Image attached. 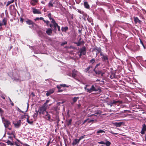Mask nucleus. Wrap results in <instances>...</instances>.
<instances>
[{
    "mask_svg": "<svg viewBox=\"0 0 146 146\" xmlns=\"http://www.w3.org/2000/svg\"><path fill=\"white\" fill-rule=\"evenodd\" d=\"M123 123V122H115L113 123V125L117 127H120L122 125Z\"/></svg>",
    "mask_w": 146,
    "mask_h": 146,
    "instance_id": "2eb2a0df",
    "label": "nucleus"
},
{
    "mask_svg": "<svg viewBox=\"0 0 146 146\" xmlns=\"http://www.w3.org/2000/svg\"><path fill=\"white\" fill-rule=\"evenodd\" d=\"M12 74H10L9 73L8 75L11 77L12 76V78L14 80L17 82H20L21 81V77L19 75V71L17 69H14L13 71Z\"/></svg>",
    "mask_w": 146,
    "mask_h": 146,
    "instance_id": "f03ea898",
    "label": "nucleus"
},
{
    "mask_svg": "<svg viewBox=\"0 0 146 146\" xmlns=\"http://www.w3.org/2000/svg\"><path fill=\"white\" fill-rule=\"evenodd\" d=\"M32 9L33 10V12L34 14H36V9L35 8L32 7Z\"/></svg>",
    "mask_w": 146,
    "mask_h": 146,
    "instance_id": "c9c22d12",
    "label": "nucleus"
},
{
    "mask_svg": "<svg viewBox=\"0 0 146 146\" xmlns=\"http://www.w3.org/2000/svg\"><path fill=\"white\" fill-rule=\"evenodd\" d=\"M92 68V66H89L87 68H86L85 70L84 71L86 73L88 72V73L90 74L92 73V72L90 70L89 71L90 69V68Z\"/></svg>",
    "mask_w": 146,
    "mask_h": 146,
    "instance_id": "6ab92c4d",
    "label": "nucleus"
},
{
    "mask_svg": "<svg viewBox=\"0 0 146 146\" xmlns=\"http://www.w3.org/2000/svg\"><path fill=\"white\" fill-rule=\"evenodd\" d=\"M78 108H81V105L80 104H79L78 105Z\"/></svg>",
    "mask_w": 146,
    "mask_h": 146,
    "instance_id": "338daca9",
    "label": "nucleus"
},
{
    "mask_svg": "<svg viewBox=\"0 0 146 146\" xmlns=\"http://www.w3.org/2000/svg\"><path fill=\"white\" fill-rule=\"evenodd\" d=\"M3 123L5 128H7L10 125V122L7 119H5L3 117H1Z\"/></svg>",
    "mask_w": 146,
    "mask_h": 146,
    "instance_id": "39448f33",
    "label": "nucleus"
},
{
    "mask_svg": "<svg viewBox=\"0 0 146 146\" xmlns=\"http://www.w3.org/2000/svg\"><path fill=\"white\" fill-rule=\"evenodd\" d=\"M96 50H97V53H96V54H97L98 53H100V56H101L104 53L103 52H102V49L100 47H98L96 46L95 47L93 48L92 51H95Z\"/></svg>",
    "mask_w": 146,
    "mask_h": 146,
    "instance_id": "0eeeda50",
    "label": "nucleus"
},
{
    "mask_svg": "<svg viewBox=\"0 0 146 146\" xmlns=\"http://www.w3.org/2000/svg\"><path fill=\"white\" fill-rule=\"evenodd\" d=\"M1 96L3 99H5V97L3 95H2V94L1 95Z\"/></svg>",
    "mask_w": 146,
    "mask_h": 146,
    "instance_id": "052dcab7",
    "label": "nucleus"
},
{
    "mask_svg": "<svg viewBox=\"0 0 146 146\" xmlns=\"http://www.w3.org/2000/svg\"><path fill=\"white\" fill-rule=\"evenodd\" d=\"M46 33L48 35L50 36L52 33V30L50 29H48L46 31Z\"/></svg>",
    "mask_w": 146,
    "mask_h": 146,
    "instance_id": "aec40b11",
    "label": "nucleus"
},
{
    "mask_svg": "<svg viewBox=\"0 0 146 146\" xmlns=\"http://www.w3.org/2000/svg\"><path fill=\"white\" fill-rule=\"evenodd\" d=\"M68 29V27H63L61 28V31L62 32H66Z\"/></svg>",
    "mask_w": 146,
    "mask_h": 146,
    "instance_id": "5701e85b",
    "label": "nucleus"
},
{
    "mask_svg": "<svg viewBox=\"0 0 146 146\" xmlns=\"http://www.w3.org/2000/svg\"><path fill=\"white\" fill-rule=\"evenodd\" d=\"M100 56H101V60L105 64H109V56L108 55L106 54H104L103 53Z\"/></svg>",
    "mask_w": 146,
    "mask_h": 146,
    "instance_id": "20e7f679",
    "label": "nucleus"
},
{
    "mask_svg": "<svg viewBox=\"0 0 146 146\" xmlns=\"http://www.w3.org/2000/svg\"><path fill=\"white\" fill-rule=\"evenodd\" d=\"M18 48L17 47H15L14 48L12 52V54L13 55L17 56L18 52Z\"/></svg>",
    "mask_w": 146,
    "mask_h": 146,
    "instance_id": "4468645a",
    "label": "nucleus"
},
{
    "mask_svg": "<svg viewBox=\"0 0 146 146\" xmlns=\"http://www.w3.org/2000/svg\"><path fill=\"white\" fill-rule=\"evenodd\" d=\"M50 143V140L49 141H48V142L46 145V146H49Z\"/></svg>",
    "mask_w": 146,
    "mask_h": 146,
    "instance_id": "13d9d810",
    "label": "nucleus"
},
{
    "mask_svg": "<svg viewBox=\"0 0 146 146\" xmlns=\"http://www.w3.org/2000/svg\"><path fill=\"white\" fill-rule=\"evenodd\" d=\"M145 131H142V130L141 129V134H142V135H143L144 134V133H145Z\"/></svg>",
    "mask_w": 146,
    "mask_h": 146,
    "instance_id": "bf43d9fd",
    "label": "nucleus"
},
{
    "mask_svg": "<svg viewBox=\"0 0 146 146\" xmlns=\"http://www.w3.org/2000/svg\"><path fill=\"white\" fill-rule=\"evenodd\" d=\"M63 91V90H60V89H58V92H62Z\"/></svg>",
    "mask_w": 146,
    "mask_h": 146,
    "instance_id": "774afa93",
    "label": "nucleus"
},
{
    "mask_svg": "<svg viewBox=\"0 0 146 146\" xmlns=\"http://www.w3.org/2000/svg\"><path fill=\"white\" fill-rule=\"evenodd\" d=\"M84 89L89 93H91L93 92L98 91L100 93L102 92L100 87L97 85L96 84L91 85L89 84L86 85L84 87Z\"/></svg>",
    "mask_w": 146,
    "mask_h": 146,
    "instance_id": "f257e3e1",
    "label": "nucleus"
},
{
    "mask_svg": "<svg viewBox=\"0 0 146 146\" xmlns=\"http://www.w3.org/2000/svg\"><path fill=\"white\" fill-rule=\"evenodd\" d=\"M98 143L101 144H105V142L102 141H101L100 142H98Z\"/></svg>",
    "mask_w": 146,
    "mask_h": 146,
    "instance_id": "3c124183",
    "label": "nucleus"
},
{
    "mask_svg": "<svg viewBox=\"0 0 146 146\" xmlns=\"http://www.w3.org/2000/svg\"><path fill=\"white\" fill-rule=\"evenodd\" d=\"M27 121L29 124H32L33 123V121L32 120L29 119V117L28 116L27 118Z\"/></svg>",
    "mask_w": 146,
    "mask_h": 146,
    "instance_id": "bb28decb",
    "label": "nucleus"
},
{
    "mask_svg": "<svg viewBox=\"0 0 146 146\" xmlns=\"http://www.w3.org/2000/svg\"><path fill=\"white\" fill-rule=\"evenodd\" d=\"M142 131H146V125L145 124H144L142 125Z\"/></svg>",
    "mask_w": 146,
    "mask_h": 146,
    "instance_id": "473e14b6",
    "label": "nucleus"
},
{
    "mask_svg": "<svg viewBox=\"0 0 146 146\" xmlns=\"http://www.w3.org/2000/svg\"><path fill=\"white\" fill-rule=\"evenodd\" d=\"M54 91V89H52L49 90L46 93V95L47 96H48L50 95V94H52Z\"/></svg>",
    "mask_w": 146,
    "mask_h": 146,
    "instance_id": "f3484780",
    "label": "nucleus"
},
{
    "mask_svg": "<svg viewBox=\"0 0 146 146\" xmlns=\"http://www.w3.org/2000/svg\"><path fill=\"white\" fill-rule=\"evenodd\" d=\"M93 71L95 72V73L96 74L99 75L101 73L102 71L101 70H98L97 71L95 70V69H94Z\"/></svg>",
    "mask_w": 146,
    "mask_h": 146,
    "instance_id": "a878e982",
    "label": "nucleus"
},
{
    "mask_svg": "<svg viewBox=\"0 0 146 146\" xmlns=\"http://www.w3.org/2000/svg\"><path fill=\"white\" fill-rule=\"evenodd\" d=\"M140 42L141 44L142 45H144V44L143 43V41H142V40L141 39H140Z\"/></svg>",
    "mask_w": 146,
    "mask_h": 146,
    "instance_id": "69168bd1",
    "label": "nucleus"
},
{
    "mask_svg": "<svg viewBox=\"0 0 146 146\" xmlns=\"http://www.w3.org/2000/svg\"><path fill=\"white\" fill-rule=\"evenodd\" d=\"M48 17L49 19L50 20H52V19H54L53 18H52L51 17V13H49L48 15Z\"/></svg>",
    "mask_w": 146,
    "mask_h": 146,
    "instance_id": "e433bc0d",
    "label": "nucleus"
},
{
    "mask_svg": "<svg viewBox=\"0 0 146 146\" xmlns=\"http://www.w3.org/2000/svg\"><path fill=\"white\" fill-rule=\"evenodd\" d=\"M78 72L75 69H74L72 71V76L73 78H75Z\"/></svg>",
    "mask_w": 146,
    "mask_h": 146,
    "instance_id": "a211bd4d",
    "label": "nucleus"
},
{
    "mask_svg": "<svg viewBox=\"0 0 146 146\" xmlns=\"http://www.w3.org/2000/svg\"><path fill=\"white\" fill-rule=\"evenodd\" d=\"M98 10L101 13H105L104 10L101 8H98Z\"/></svg>",
    "mask_w": 146,
    "mask_h": 146,
    "instance_id": "79ce46f5",
    "label": "nucleus"
},
{
    "mask_svg": "<svg viewBox=\"0 0 146 146\" xmlns=\"http://www.w3.org/2000/svg\"><path fill=\"white\" fill-rule=\"evenodd\" d=\"M89 121H88V123H89L91 122L93 123L94 122H96L97 121L96 120H95V119H91L90 120H88Z\"/></svg>",
    "mask_w": 146,
    "mask_h": 146,
    "instance_id": "58836bf2",
    "label": "nucleus"
},
{
    "mask_svg": "<svg viewBox=\"0 0 146 146\" xmlns=\"http://www.w3.org/2000/svg\"><path fill=\"white\" fill-rule=\"evenodd\" d=\"M44 114V117L46 119L48 120H50V115L46 111L45 113V114Z\"/></svg>",
    "mask_w": 146,
    "mask_h": 146,
    "instance_id": "dca6fc26",
    "label": "nucleus"
},
{
    "mask_svg": "<svg viewBox=\"0 0 146 146\" xmlns=\"http://www.w3.org/2000/svg\"><path fill=\"white\" fill-rule=\"evenodd\" d=\"M115 77V73H112L110 76L111 79H113Z\"/></svg>",
    "mask_w": 146,
    "mask_h": 146,
    "instance_id": "c756f323",
    "label": "nucleus"
},
{
    "mask_svg": "<svg viewBox=\"0 0 146 146\" xmlns=\"http://www.w3.org/2000/svg\"><path fill=\"white\" fill-rule=\"evenodd\" d=\"M49 102V100H46V102L44 104L43 106L39 108L38 110L37 111V114L38 112L40 114H45V113L46 112V109L48 106L47 104Z\"/></svg>",
    "mask_w": 146,
    "mask_h": 146,
    "instance_id": "7ed1b4c3",
    "label": "nucleus"
},
{
    "mask_svg": "<svg viewBox=\"0 0 146 146\" xmlns=\"http://www.w3.org/2000/svg\"><path fill=\"white\" fill-rule=\"evenodd\" d=\"M48 6L49 7H53V5L51 2H49L48 4Z\"/></svg>",
    "mask_w": 146,
    "mask_h": 146,
    "instance_id": "a18cd8bd",
    "label": "nucleus"
},
{
    "mask_svg": "<svg viewBox=\"0 0 146 146\" xmlns=\"http://www.w3.org/2000/svg\"><path fill=\"white\" fill-rule=\"evenodd\" d=\"M100 65V63H99L98 64H97L95 66V67L94 69H95V70H96V68H97L98 66H99Z\"/></svg>",
    "mask_w": 146,
    "mask_h": 146,
    "instance_id": "603ef678",
    "label": "nucleus"
},
{
    "mask_svg": "<svg viewBox=\"0 0 146 146\" xmlns=\"http://www.w3.org/2000/svg\"><path fill=\"white\" fill-rule=\"evenodd\" d=\"M30 48L31 49H33L34 52L36 54V50L35 47L34 46H31L30 47Z\"/></svg>",
    "mask_w": 146,
    "mask_h": 146,
    "instance_id": "f704fd0d",
    "label": "nucleus"
},
{
    "mask_svg": "<svg viewBox=\"0 0 146 146\" xmlns=\"http://www.w3.org/2000/svg\"><path fill=\"white\" fill-rule=\"evenodd\" d=\"M56 87L58 89H60L62 88L61 84L60 85H57L56 86Z\"/></svg>",
    "mask_w": 146,
    "mask_h": 146,
    "instance_id": "8fccbe9b",
    "label": "nucleus"
},
{
    "mask_svg": "<svg viewBox=\"0 0 146 146\" xmlns=\"http://www.w3.org/2000/svg\"><path fill=\"white\" fill-rule=\"evenodd\" d=\"M106 143H105V144L107 146H110L111 144V143L109 141L107 140H106Z\"/></svg>",
    "mask_w": 146,
    "mask_h": 146,
    "instance_id": "2f4dec72",
    "label": "nucleus"
},
{
    "mask_svg": "<svg viewBox=\"0 0 146 146\" xmlns=\"http://www.w3.org/2000/svg\"><path fill=\"white\" fill-rule=\"evenodd\" d=\"M104 132H105V131L103 130L100 129L97 132V133L98 134L99 133H102Z\"/></svg>",
    "mask_w": 146,
    "mask_h": 146,
    "instance_id": "ea45409f",
    "label": "nucleus"
},
{
    "mask_svg": "<svg viewBox=\"0 0 146 146\" xmlns=\"http://www.w3.org/2000/svg\"><path fill=\"white\" fill-rule=\"evenodd\" d=\"M6 143H7L8 145H10L11 146H12L14 145V144L13 143L11 142V141H9V140H8L6 142Z\"/></svg>",
    "mask_w": 146,
    "mask_h": 146,
    "instance_id": "72a5a7b5",
    "label": "nucleus"
},
{
    "mask_svg": "<svg viewBox=\"0 0 146 146\" xmlns=\"http://www.w3.org/2000/svg\"><path fill=\"white\" fill-rule=\"evenodd\" d=\"M38 19H40V20H42L43 21L44 20V18L42 17H40V18L37 17V20H38Z\"/></svg>",
    "mask_w": 146,
    "mask_h": 146,
    "instance_id": "864d4df0",
    "label": "nucleus"
},
{
    "mask_svg": "<svg viewBox=\"0 0 146 146\" xmlns=\"http://www.w3.org/2000/svg\"><path fill=\"white\" fill-rule=\"evenodd\" d=\"M95 60L94 58H92L90 60V63H91L92 64L94 63L95 62Z\"/></svg>",
    "mask_w": 146,
    "mask_h": 146,
    "instance_id": "4c0bfd02",
    "label": "nucleus"
},
{
    "mask_svg": "<svg viewBox=\"0 0 146 146\" xmlns=\"http://www.w3.org/2000/svg\"><path fill=\"white\" fill-rule=\"evenodd\" d=\"M86 47L83 46L80 48L79 50L78 53H81L83 54V55H85L86 54Z\"/></svg>",
    "mask_w": 146,
    "mask_h": 146,
    "instance_id": "423d86ee",
    "label": "nucleus"
},
{
    "mask_svg": "<svg viewBox=\"0 0 146 146\" xmlns=\"http://www.w3.org/2000/svg\"><path fill=\"white\" fill-rule=\"evenodd\" d=\"M84 6L86 9H89L90 8V5L87 2L85 1L84 2Z\"/></svg>",
    "mask_w": 146,
    "mask_h": 146,
    "instance_id": "4be33fe9",
    "label": "nucleus"
},
{
    "mask_svg": "<svg viewBox=\"0 0 146 146\" xmlns=\"http://www.w3.org/2000/svg\"><path fill=\"white\" fill-rule=\"evenodd\" d=\"M78 11L79 13L81 14H83L84 13V12L83 11H81L79 10H78Z\"/></svg>",
    "mask_w": 146,
    "mask_h": 146,
    "instance_id": "5fc2aeb1",
    "label": "nucleus"
},
{
    "mask_svg": "<svg viewBox=\"0 0 146 146\" xmlns=\"http://www.w3.org/2000/svg\"><path fill=\"white\" fill-rule=\"evenodd\" d=\"M57 28L58 29V31L60 32V26H59L58 25V26L57 27Z\"/></svg>",
    "mask_w": 146,
    "mask_h": 146,
    "instance_id": "4d7b16f0",
    "label": "nucleus"
},
{
    "mask_svg": "<svg viewBox=\"0 0 146 146\" xmlns=\"http://www.w3.org/2000/svg\"><path fill=\"white\" fill-rule=\"evenodd\" d=\"M81 38H80L78 42H74V43L76 44L77 46H80L82 44H84L85 43L84 41L82 40L81 41Z\"/></svg>",
    "mask_w": 146,
    "mask_h": 146,
    "instance_id": "f8f14e48",
    "label": "nucleus"
},
{
    "mask_svg": "<svg viewBox=\"0 0 146 146\" xmlns=\"http://www.w3.org/2000/svg\"><path fill=\"white\" fill-rule=\"evenodd\" d=\"M7 18L5 17L3 19L2 21H0V26H2L3 25L6 26L7 24Z\"/></svg>",
    "mask_w": 146,
    "mask_h": 146,
    "instance_id": "1a4fd4ad",
    "label": "nucleus"
},
{
    "mask_svg": "<svg viewBox=\"0 0 146 146\" xmlns=\"http://www.w3.org/2000/svg\"><path fill=\"white\" fill-rule=\"evenodd\" d=\"M88 120H89V119L88 118L87 119H86V120H85L84 122H83V124H84L86 122H87V121H88Z\"/></svg>",
    "mask_w": 146,
    "mask_h": 146,
    "instance_id": "6e6d98bb",
    "label": "nucleus"
},
{
    "mask_svg": "<svg viewBox=\"0 0 146 146\" xmlns=\"http://www.w3.org/2000/svg\"><path fill=\"white\" fill-rule=\"evenodd\" d=\"M43 21L46 23L47 26H48L49 25V22L48 21L43 20Z\"/></svg>",
    "mask_w": 146,
    "mask_h": 146,
    "instance_id": "a19ab883",
    "label": "nucleus"
},
{
    "mask_svg": "<svg viewBox=\"0 0 146 146\" xmlns=\"http://www.w3.org/2000/svg\"><path fill=\"white\" fill-rule=\"evenodd\" d=\"M13 123L14 124L15 127L16 128H19L21 125V120H19L16 121H13Z\"/></svg>",
    "mask_w": 146,
    "mask_h": 146,
    "instance_id": "6e6552de",
    "label": "nucleus"
},
{
    "mask_svg": "<svg viewBox=\"0 0 146 146\" xmlns=\"http://www.w3.org/2000/svg\"><path fill=\"white\" fill-rule=\"evenodd\" d=\"M72 121V119H70L69 120L68 123V126L71 125Z\"/></svg>",
    "mask_w": 146,
    "mask_h": 146,
    "instance_id": "c03bdc74",
    "label": "nucleus"
},
{
    "mask_svg": "<svg viewBox=\"0 0 146 146\" xmlns=\"http://www.w3.org/2000/svg\"><path fill=\"white\" fill-rule=\"evenodd\" d=\"M123 101H122L120 100H113L111 102V105L113 104H117V103H119V104L117 105L118 106L120 104H121L123 103Z\"/></svg>",
    "mask_w": 146,
    "mask_h": 146,
    "instance_id": "9b49d317",
    "label": "nucleus"
},
{
    "mask_svg": "<svg viewBox=\"0 0 146 146\" xmlns=\"http://www.w3.org/2000/svg\"><path fill=\"white\" fill-rule=\"evenodd\" d=\"M27 23L29 25H31L29 26L30 28H33L34 25H35V24L31 20H28L26 21Z\"/></svg>",
    "mask_w": 146,
    "mask_h": 146,
    "instance_id": "ddd939ff",
    "label": "nucleus"
},
{
    "mask_svg": "<svg viewBox=\"0 0 146 146\" xmlns=\"http://www.w3.org/2000/svg\"><path fill=\"white\" fill-rule=\"evenodd\" d=\"M67 44L66 41H64V42H62L61 44V45L62 46H64V45L66 44Z\"/></svg>",
    "mask_w": 146,
    "mask_h": 146,
    "instance_id": "09e8293b",
    "label": "nucleus"
},
{
    "mask_svg": "<svg viewBox=\"0 0 146 146\" xmlns=\"http://www.w3.org/2000/svg\"><path fill=\"white\" fill-rule=\"evenodd\" d=\"M28 116H29L26 114L22 115L21 117V120L23 121V120H25L26 118L27 119V118Z\"/></svg>",
    "mask_w": 146,
    "mask_h": 146,
    "instance_id": "393cba45",
    "label": "nucleus"
},
{
    "mask_svg": "<svg viewBox=\"0 0 146 146\" xmlns=\"http://www.w3.org/2000/svg\"><path fill=\"white\" fill-rule=\"evenodd\" d=\"M79 97H75L72 98V100L74 103L76 102L77 100H78Z\"/></svg>",
    "mask_w": 146,
    "mask_h": 146,
    "instance_id": "cd10ccee",
    "label": "nucleus"
},
{
    "mask_svg": "<svg viewBox=\"0 0 146 146\" xmlns=\"http://www.w3.org/2000/svg\"><path fill=\"white\" fill-rule=\"evenodd\" d=\"M13 46H11V45L10 46H9V50H11V48H13Z\"/></svg>",
    "mask_w": 146,
    "mask_h": 146,
    "instance_id": "e2e57ef3",
    "label": "nucleus"
},
{
    "mask_svg": "<svg viewBox=\"0 0 146 146\" xmlns=\"http://www.w3.org/2000/svg\"><path fill=\"white\" fill-rule=\"evenodd\" d=\"M36 3V0H31L30 2L31 4L32 5H35Z\"/></svg>",
    "mask_w": 146,
    "mask_h": 146,
    "instance_id": "c85d7f7f",
    "label": "nucleus"
},
{
    "mask_svg": "<svg viewBox=\"0 0 146 146\" xmlns=\"http://www.w3.org/2000/svg\"><path fill=\"white\" fill-rule=\"evenodd\" d=\"M61 86H62V87H67V88H68L69 87V86H68L66 85V84H61Z\"/></svg>",
    "mask_w": 146,
    "mask_h": 146,
    "instance_id": "37998d69",
    "label": "nucleus"
},
{
    "mask_svg": "<svg viewBox=\"0 0 146 146\" xmlns=\"http://www.w3.org/2000/svg\"><path fill=\"white\" fill-rule=\"evenodd\" d=\"M51 22L53 24L54 31L56 32L57 30V28L58 26V25L56 23L54 19H52V21H51Z\"/></svg>",
    "mask_w": 146,
    "mask_h": 146,
    "instance_id": "9d476101",
    "label": "nucleus"
},
{
    "mask_svg": "<svg viewBox=\"0 0 146 146\" xmlns=\"http://www.w3.org/2000/svg\"><path fill=\"white\" fill-rule=\"evenodd\" d=\"M3 110H2V109L0 108V114H1V116L2 117V115H3Z\"/></svg>",
    "mask_w": 146,
    "mask_h": 146,
    "instance_id": "49530a36",
    "label": "nucleus"
},
{
    "mask_svg": "<svg viewBox=\"0 0 146 146\" xmlns=\"http://www.w3.org/2000/svg\"><path fill=\"white\" fill-rule=\"evenodd\" d=\"M14 1V0H11L10 1H8L7 3V4L6 5L7 7L9 4L12 3Z\"/></svg>",
    "mask_w": 146,
    "mask_h": 146,
    "instance_id": "7c9ffc66",
    "label": "nucleus"
},
{
    "mask_svg": "<svg viewBox=\"0 0 146 146\" xmlns=\"http://www.w3.org/2000/svg\"><path fill=\"white\" fill-rule=\"evenodd\" d=\"M80 142V141H78V139H75L72 143V144L73 145H76L77 143H78Z\"/></svg>",
    "mask_w": 146,
    "mask_h": 146,
    "instance_id": "b1692460",
    "label": "nucleus"
},
{
    "mask_svg": "<svg viewBox=\"0 0 146 146\" xmlns=\"http://www.w3.org/2000/svg\"><path fill=\"white\" fill-rule=\"evenodd\" d=\"M134 21L135 23H141V21L139 20L137 17H134Z\"/></svg>",
    "mask_w": 146,
    "mask_h": 146,
    "instance_id": "412c9836",
    "label": "nucleus"
},
{
    "mask_svg": "<svg viewBox=\"0 0 146 146\" xmlns=\"http://www.w3.org/2000/svg\"><path fill=\"white\" fill-rule=\"evenodd\" d=\"M20 21L21 23H23V19L22 18H20Z\"/></svg>",
    "mask_w": 146,
    "mask_h": 146,
    "instance_id": "680f3d73",
    "label": "nucleus"
},
{
    "mask_svg": "<svg viewBox=\"0 0 146 146\" xmlns=\"http://www.w3.org/2000/svg\"><path fill=\"white\" fill-rule=\"evenodd\" d=\"M85 136V135H84L83 136H82L80 137L79 139H78V141H80V140H81L82 139L84 138Z\"/></svg>",
    "mask_w": 146,
    "mask_h": 146,
    "instance_id": "de8ad7c7",
    "label": "nucleus"
},
{
    "mask_svg": "<svg viewBox=\"0 0 146 146\" xmlns=\"http://www.w3.org/2000/svg\"><path fill=\"white\" fill-rule=\"evenodd\" d=\"M9 7L10 8H11L12 7L14 9L15 8V5H11Z\"/></svg>",
    "mask_w": 146,
    "mask_h": 146,
    "instance_id": "0e129e2a",
    "label": "nucleus"
}]
</instances>
